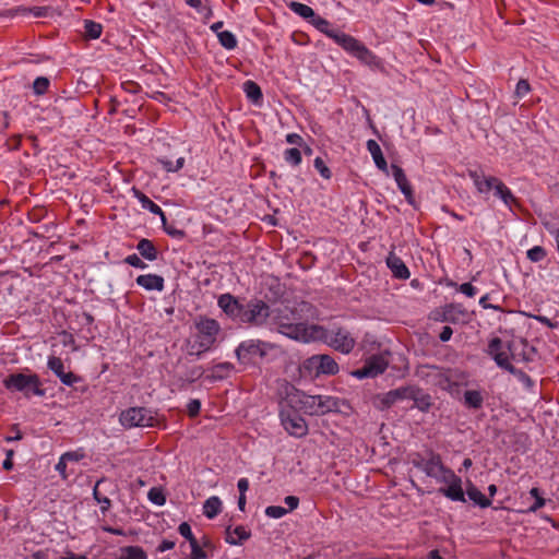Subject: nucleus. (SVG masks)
<instances>
[{"mask_svg": "<svg viewBox=\"0 0 559 559\" xmlns=\"http://www.w3.org/2000/svg\"><path fill=\"white\" fill-rule=\"evenodd\" d=\"M158 164L162 165V167L166 170V171H178L180 170L183 166H185V158L183 157H179L177 158L176 163H174L173 160L166 158V157H162V158H158L157 159Z\"/></svg>", "mask_w": 559, "mask_h": 559, "instance_id": "nucleus-44", "label": "nucleus"}, {"mask_svg": "<svg viewBox=\"0 0 559 559\" xmlns=\"http://www.w3.org/2000/svg\"><path fill=\"white\" fill-rule=\"evenodd\" d=\"M222 511V501L218 497L212 496L207 498L203 504V514L207 519H214Z\"/></svg>", "mask_w": 559, "mask_h": 559, "instance_id": "nucleus-35", "label": "nucleus"}, {"mask_svg": "<svg viewBox=\"0 0 559 559\" xmlns=\"http://www.w3.org/2000/svg\"><path fill=\"white\" fill-rule=\"evenodd\" d=\"M47 367L51 370L60 381L68 386H72L81 381V377L76 376L72 371H64V365L60 357L49 356Z\"/></svg>", "mask_w": 559, "mask_h": 559, "instance_id": "nucleus-18", "label": "nucleus"}, {"mask_svg": "<svg viewBox=\"0 0 559 559\" xmlns=\"http://www.w3.org/2000/svg\"><path fill=\"white\" fill-rule=\"evenodd\" d=\"M148 500L156 506H164L166 503V496L158 487H153L147 492Z\"/></svg>", "mask_w": 559, "mask_h": 559, "instance_id": "nucleus-46", "label": "nucleus"}, {"mask_svg": "<svg viewBox=\"0 0 559 559\" xmlns=\"http://www.w3.org/2000/svg\"><path fill=\"white\" fill-rule=\"evenodd\" d=\"M204 374V369L202 366H194L189 369L186 373L185 379H181L185 382L192 383L200 379Z\"/></svg>", "mask_w": 559, "mask_h": 559, "instance_id": "nucleus-49", "label": "nucleus"}, {"mask_svg": "<svg viewBox=\"0 0 559 559\" xmlns=\"http://www.w3.org/2000/svg\"><path fill=\"white\" fill-rule=\"evenodd\" d=\"M284 159L286 163H288L289 165H292L294 167L299 166L302 160L300 150L297 147H292V148L285 150L284 151Z\"/></svg>", "mask_w": 559, "mask_h": 559, "instance_id": "nucleus-43", "label": "nucleus"}, {"mask_svg": "<svg viewBox=\"0 0 559 559\" xmlns=\"http://www.w3.org/2000/svg\"><path fill=\"white\" fill-rule=\"evenodd\" d=\"M342 48L367 66L379 64L378 57L367 46L350 35Z\"/></svg>", "mask_w": 559, "mask_h": 559, "instance_id": "nucleus-15", "label": "nucleus"}, {"mask_svg": "<svg viewBox=\"0 0 559 559\" xmlns=\"http://www.w3.org/2000/svg\"><path fill=\"white\" fill-rule=\"evenodd\" d=\"M386 265L391 270L393 276L396 278L407 280L411 276L408 267L394 252L389 253L386 258Z\"/></svg>", "mask_w": 559, "mask_h": 559, "instance_id": "nucleus-25", "label": "nucleus"}, {"mask_svg": "<svg viewBox=\"0 0 559 559\" xmlns=\"http://www.w3.org/2000/svg\"><path fill=\"white\" fill-rule=\"evenodd\" d=\"M251 536L250 531L246 530L245 526L238 525L235 528L228 526L226 528V543L229 545H242L243 542L248 540Z\"/></svg>", "mask_w": 559, "mask_h": 559, "instance_id": "nucleus-28", "label": "nucleus"}, {"mask_svg": "<svg viewBox=\"0 0 559 559\" xmlns=\"http://www.w3.org/2000/svg\"><path fill=\"white\" fill-rule=\"evenodd\" d=\"M103 31V26L100 23L85 20L84 21V33L85 36L90 39H97L100 37Z\"/></svg>", "mask_w": 559, "mask_h": 559, "instance_id": "nucleus-41", "label": "nucleus"}, {"mask_svg": "<svg viewBox=\"0 0 559 559\" xmlns=\"http://www.w3.org/2000/svg\"><path fill=\"white\" fill-rule=\"evenodd\" d=\"M284 502H285V503L287 504V507H288V509H287V510H288V511H293V510H295V509L298 507V504H299V498H298V497H296V496H287V497H285Z\"/></svg>", "mask_w": 559, "mask_h": 559, "instance_id": "nucleus-63", "label": "nucleus"}, {"mask_svg": "<svg viewBox=\"0 0 559 559\" xmlns=\"http://www.w3.org/2000/svg\"><path fill=\"white\" fill-rule=\"evenodd\" d=\"M136 250L144 259L148 261H155L158 255V251L152 240L143 238L136 245Z\"/></svg>", "mask_w": 559, "mask_h": 559, "instance_id": "nucleus-33", "label": "nucleus"}, {"mask_svg": "<svg viewBox=\"0 0 559 559\" xmlns=\"http://www.w3.org/2000/svg\"><path fill=\"white\" fill-rule=\"evenodd\" d=\"M290 402L297 404L306 414L318 416L317 395L300 392L293 395Z\"/></svg>", "mask_w": 559, "mask_h": 559, "instance_id": "nucleus-24", "label": "nucleus"}, {"mask_svg": "<svg viewBox=\"0 0 559 559\" xmlns=\"http://www.w3.org/2000/svg\"><path fill=\"white\" fill-rule=\"evenodd\" d=\"M243 92L248 99H250L253 104L260 105L263 100V93L261 87L251 80H248L243 83Z\"/></svg>", "mask_w": 559, "mask_h": 559, "instance_id": "nucleus-34", "label": "nucleus"}, {"mask_svg": "<svg viewBox=\"0 0 559 559\" xmlns=\"http://www.w3.org/2000/svg\"><path fill=\"white\" fill-rule=\"evenodd\" d=\"M367 150L371 154L376 166L382 171H388V163L382 154L380 145L374 140H368Z\"/></svg>", "mask_w": 559, "mask_h": 559, "instance_id": "nucleus-32", "label": "nucleus"}, {"mask_svg": "<svg viewBox=\"0 0 559 559\" xmlns=\"http://www.w3.org/2000/svg\"><path fill=\"white\" fill-rule=\"evenodd\" d=\"M288 8L296 14H298L299 16L304 17V19H311V21L314 19L316 16V13L313 11V9L307 4H304V3H300V2H296V1H292L289 4H288Z\"/></svg>", "mask_w": 559, "mask_h": 559, "instance_id": "nucleus-39", "label": "nucleus"}, {"mask_svg": "<svg viewBox=\"0 0 559 559\" xmlns=\"http://www.w3.org/2000/svg\"><path fill=\"white\" fill-rule=\"evenodd\" d=\"M547 257V251L542 246H535L527 250L526 258L534 263L540 262L545 260Z\"/></svg>", "mask_w": 559, "mask_h": 559, "instance_id": "nucleus-45", "label": "nucleus"}, {"mask_svg": "<svg viewBox=\"0 0 559 559\" xmlns=\"http://www.w3.org/2000/svg\"><path fill=\"white\" fill-rule=\"evenodd\" d=\"M217 37H218V41L219 44L228 49V50H231V49H235L236 46H237V38L236 36L229 32V31H222L219 33H217Z\"/></svg>", "mask_w": 559, "mask_h": 559, "instance_id": "nucleus-42", "label": "nucleus"}, {"mask_svg": "<svg viewBox=\"0 0 559 559\" xmlns=\"http://www.w3.org/2000/svg\"><path fill=\"white\" fill-rule=\"evenodd\" d=\"M311 23L318 31L323 34H326L332 28L331 23L320 15H316Z\"/></svg>", "mask_w": 559, "mask_h": 559, "instance_id": "nucleus-51", "label": "nucleus"}, {"mask_svg": "<svg viewBox=\"0 0 559 559\" xmlns=\"http://www.w3.org/2000/svg\"><path fill=\"white\" fill-rule=\"evenodd\" d=\"M441 484L443 487L438 489V492L451 501L466 502L465 491L462 486V478L457 476L452 469L442 477Z\"/></svg>", "mask_w": 559, "mask_h": 559, "instance_id": "nucleus-11", "label": "nucleus"}, {"mask_svg": "<svg viewBox=\"0 0 559 559\" xmlns=\"http://www.w3.org/2000/svg\"><path fill=\"white\" fill-rule=\"evenodd\" d=\"M124 262H126L127 264H129V265L133 266V267L141 269V270H143V269L147 267V264H146V263H144V262L142 261V259H141L138 254H135V253L128 255V257L124 259Z\"/></svg>", "mask_w": 559, "mask_h": 559, "instance_id": "nucleus-56", "label": "nucleus"}, {"mask_svg": "<svg viewBox=\"0 0 559 559\" xmlns=\"http://www.w3.org/2000/svg\"><path fill=\"white\" fill-rule=\"evenodd\" d=\"M163 226H164V230L167 233V235H169L174 238H177V239H182L185 237L183 230L177 229L174 226H168L167 221L165 222V225L163 224Z\"/></svg>", "mask_w": 559, "mask_h": 559, "instance_id": "nucleus-60", "label": "nucleus"}, {"mask_svg": "<svg viewBox=\"0 0 559 559\" xmlns=\"http://www.w3.org/2000/svg\"><path fill=\"white\" fill-rule=\"evenodd\" d=\"M272 317L270 306L262 299L251 298L243 304L240 323L263 326Z\"/></svg>", "mask_w": 559, "mask_h": 559, "instance_id": "nucleus-6", "label": "nucleus"}, {"mask_svg": "<svg viewBox=\"0 0 559 559\" xmlns=\"http://www.w3.org/2000/svg\"><path fill=\"white\" fill-rule=\"evenodd\" d=\"M535 355V347L531 346L526 340L513 341L510 360L528 362L534 360Z\"/></svg>", "mask_w": 559, "mask_h": 559, "instance_id": "nucleus-21", "label": "nucleus"}, {"mask_svg": "<svg viewBox=\"0 0 559 559\" xmlns=\"http://www.w3.org/2000/svg\"><path fill=\"white\" fill-rule=\"evenodd\" d=\"M191 558L190 559H207V554L200 547L198 540L190 545Z\"/></svg>", "mask_w": 559, "mask_h": 559, "instance_id": "nucleus-58", "label": "nucleus"}, {"mask_svg": "<svg viewBox=\"0 0 559 559\" xmlns=\"http://www.w3.org/2000/svg\"><path fill=\"white\" fill-rule=\"evenodd\" d=\"M503 370L513 374L520 382H522L526 388H532L534 385V381L532 378L525 373L523 370L515 368L511 362L508 364Z\"/></svg>", "mask_w": 559, "mask_h": 559, "instance_id": "nucleus-40", "label": "nucleus"}, {"mask_svg": "<svg viewBox=\"0 0 559 559\" xmlns=\"http://www.w3.org/2000/svg\"><path fill=\"white\" fill-rule=\"evenodd\" d=\"M275 347L274 344L261 340H248L241 342L236 350V357L240 364H254L255 358H264L270 349Z\"/></svg>", "mask_w": 559, "mask_h": 559, "instance_id": "nucleus-8", "label": "nucleus"}, {"mask_svg": "<svg viewBox=\"0 0 559 559\" xmlns=\"http://www.w3.org/2000/svg\"><path fill=\"white\" fill-rule=\"evenodd\" d=\"M391 170H392V176L394 177V180H395L399 189L405 195L406 201L411 205H414L415 198H414L413 189L406 178L404 170L399 165H395V164L391 165Z\"/></svg>", "mask_w": 559, "mask_h": 559, "instance_id": "nucleus-22", "label": "nucleus"}, {"mask_svg": "<svg viewBox=\"0 0 559 559\" xmlns=\"http://www.w3.org/2000/svg\"><path fill=\"white\" fill-rule=\"evenodd\" d=\"M48 9L46 7H32L29 13L36 17H44L47 15Z\"/></svg>", "mask_w": 559, "mask_h": 559, "instance_id": "nucleus-64", "label": "nucleus"}, {"mask_svg": "<svg viewBox=\"0 0 559 559\" xmlns=\"http://www.w3.org/2000/svg\"><path fill=\"white\" fill-rule=\"evenodd\" d=\"M286 142L289 144L301 147L305 144L304 139L298 133H288L286 135Z\"/></svg>", "mask_w": 559, "mask_h": 559, "instance_id": "nucleus-61", "label": "nucleus"}, {"mask_svg": "<svg viewBox=\"0 0 559 559\" xmlns=\"http://www.w3.org/2000/svg\"><path fill=\"white\" fill-rule=\"evenodd\" d=\"M50 85V81L46 76H38L33 83V91L36 95H44Z\"/></svg>", "mask_w": 559, "mask_h": 559, "instance_id": "nucleus-47", "label": "nucleus"}, {"mask_svg": "<svg viewBox=\"0 0 559 559\" xmlns=\"http://www.w3.org/2000/svg\"><path fill=\"white\" fill-rule=\"evenodd\" d=\"M468 176L480 194H488L492 191L499 179L495 176L485 175L483 170H468Z\"/></svg>", "mask_w": 559, "mask_h": 559, "instance_id": "nucleus-20", "label": "nucleus"}, {"mask_svg": "<svg viewBox=\"0 0 559 559\" xmlns=\"http://www.w3.org/2000/svg\"><path fill=\"white\" fill-rule=\"evenodd\" d=\"M409 391L406 390V385L390 390L385 393L376 394L372 397V405L379 411H385L392 407L397 402L406 400L409 396Z\"/></svg>", "mask_w": 559, "mask_h": 559, "instance_id": "nucleus-16", "label": "nucleus"}, {"mask_svg": "<svg viewBox=\"0 0 559 559\" xmlns=\"http://www.w3.org/2000/svg\"><path fill=\"white\" fill-rule=\"evenodd\" d=\"M457 289L467 297H474L477 294V288L471 283H463L459 286Z\"/></svg>", "mask_w": 559, "mask_h": 559, "instance_id": "nucleus-59", "label": "nucleus"}, {"mask_svg": "<svg viewBox=\"0 0 559 559\" xmlns=\"http://www.w3.org/2000/svg\"><path fill=\"white\" fill-rule=\"evenodd\" d=\"M430 319L437 322L465 324L471 320V313L462 304L451 302L435 309L430 314Z\"/></svg>", "mask_w": 559, "mask_h": 559, "instance_id": "nucleus-9", "label": "nucleus"}, {"mask_svg": "<svg viewBox=\"0 0 559 559\" xmlns=\"http://www.w3.org/2000/svg\"><path fill=\"white\" fill-rule=\"evenodd\" d=\"M119 559H147V555L140 546H126L120 549Z\"/></svg>", "mask_w": 559, "mask_h": 559, "instance_id": "nucleus-38", "label": "nucleus"}, {"mask_svg": "<svg viewBox=\"0 0 559 559\" xmlns=\"http://www.w3.org/2000/svg\"><path fill=\"white\" fill-rule=\"evenodd\" d=\"M132 191H133V195L141 203L142 207L150 211L151 213H153L155 215H158L160 217L163 224L165 225L166 215L163 212V210L160 209V206L157 205L156 203H154L146 194H144L139 189L133 188Z\"/></svg>", "mask_w": 559, "mask_h": 559, "instance_id": "nucleus-27", "label": "nucleus"}, {"mask_svg": "<svg viewBox=\"0 0 559 559\" xmlns=\"http://www.w3.org/2000/svg\"><path fill=\"white\" fill-rule=\"evenodd\" d=\"M463 403L467 408L479 409L484 403V395L478 390H467L464 392Z\"/></svg>", "mask_w": 559, "mask_h": 559, "instance_id": "nucleus-36", "label": "nucleus"}, {"mask_svg": "<svg viewBox=\"0 0 559 559\" xmlns=\"http://www.w3.org/2000/svg\"><path fill=\"white\" fill-rule=\"evenodd\" d=\"M310 309V304L302 301L294 306L282 305L272 310L271 322L275 330L295 341L310 342L317 338L322 328L308 325L304 312Z\"/></svg>", "mask_w": 559, "mask_h": 559, "instance_id": "nucleus-1", "label": "nucleus"}, {"mask_svg": "<svg viewBox=\"0 0 559 559\" xmlns=\"http://www.w3.org/2000/svg\"><path fill=\"white\" fill-rule=\"evenodd\" d=\"M155 412L142 406L129 407L119 415V421L126 429L154 427L157 424Z\"/></svg>", "mask_w": 559, "mask_h": 559, "instance_id": "nucleus-5", "label": "nucleus"}, {"mask_svg": "<svg viewBox=\"0 0 559 559\" xmlns=\"http://www.w3.org/2000/svg\"><path fill=\"white\" fill-rule=\"evenodd\" d=\"M530 92H531V85H530L528 81L525 79L519 80V82L515 86V91H514L515 97L523 98Z\"/></svg>", "mask_w": 559, "mask_h": 559, "instance_id": "nucleus-52", "label": "nucleus"}, {"mask_svg": "<svg viewBox=\"0 0 559 559\" xmlns=\"http://www.w3.org/2000/svg\"><path fill=\"white\" fill-rule=\"evenodd\" d=\"M319 336H323L325 343L343 354L350 353L355 346L354 337L343 328L333 326L328 330L322 328V331H319L317 337Z\"/></svg>", "mask_w": 559, "mask_h": 559, "instance_id": "nucleus-10", "label": "nucleus"}, {"mask_svg": "<svg viewBox=\"0 0 559 559\" xmlns=\"http://www.w3.org/2000/svg\"><path fill=\"white\" fill-rule=\"evenodd\" d=\"M512 347L513 341L503 342L500 337L496 336L489 341L486 353L495 360L499 368L503 369L511 362Z\"/></svg>", "mask_w": 559, "mask_h": 559, "instance_id": "nucleus-12", "label": "nucleus"}, {"mask_svg": "<svg viewBox=\"0 0 559 559\" xmlns=\"http://www.w3.org/2000/svg\"><path fill=\"white\" fill-rule=\"evenodd\" d=\"M218 307L233 320L240 322L243 304L231 294H223L217 300Z\"/></svg>", "mask_w": 559, "mask_h": 559, "instance_id": "nucleus-19", "label": "nucleus"}, {"mask_svg": "<svg viewBox=\"0 0 559 559\" xmlns=\"http://www.w3.org/2000/svg\"><path fill=\"white\" fill-rule=\"evenodd\" d=\"M85 454L82 450L69 451L61 455V457L68 462H79L84 459Z\"/></svg>", "mask_w": 559, "mask_h": 559, "instance_id": "nucleus-57", "label": "nucleus"}, {"mask_svg": "<svg viewBox=\"0 0 559 559\" xmlns=\"http://www.w3.org/2000/svg\"><path fill=\"white\" fill-rule=\"evenodd\" d=\"M178 532L182 537H185L189 542L190 545L197 542V538L194 537L189 523L182 522L178 527Z\"/></svg>", "mask_w": 559, "mask_h": 559, "instance_id": "nucleus-54", "label": "nucleus"}, {"mask_svg": "<svg viewBox=\"0 0 559 559\" xmlns=\"http://www.w3.org/2000/svg\"><path fill=\"white\" fill-rule=\"evenodd\" d=\"M338 370L337 362L326 354L313 355L301 365L302 373L311 378H318L322 374L334 376Z\"/></svg>", "mask_w": 559, "mask_h": 559, "instance_id": "nucleus-7", "label": "nucleus"}, {"mask_svg": "<svg viewBox=\"0 0 559 559\" xmlns=\"http://www.w3.org/2000/svg\"><path fill=\"white\" fill-rule=\"evenodd\" d=\"M530 495L535 498V502L530 507L528 511L536 512L546 504V500L540 496V491L537 487H533L530 490Z\"/></svg>", "mask_w": 559, "mask_h": 559, "instance_id": "nucleus-48", "label": "nucleus"}, {"mask_svg": "<svg viewBox=\"0 0 559 559\" xmlns=\"http://www.w3.org/2000/svg\"><path fill=\"white\" fill-rule=\"evenodd\" d=\"M417 374L421 379H426L432 384L440 385L443 389L449 388L452 383L444 372V370L438 366L425 365L419 367Z\"/></svg>", "mask_w": 559, "mask_h": 559, "instance_id": "nucleus-17", "label": "nucleus"}, {"mask_svg": "<svg viewBox=\"0 0 559 559\" xmlns=\"http://www.w3.org/2000/svg\"><path fill=\"white\" fill-rule=\"evenodd\" d=\"M389 361L382 355H372L359 369H356L352 374L357 379L376 378L383 373L388 368Z\"/></svg>", "mask_w": 559, "mask_h": 559, "instance_id": "nucleus-14", "label": "nucleus"}, {"mask_svg": "<svg viewBox=\"0 0 559 559\" xmlns=\"http://www.w3.org/2000/svg\"><path fill=\"white\" fill-rule=\"evenodd\" d=\"M136 284L146 290L162 292L164 289V277L157 274L139 275L135 280Z\"/></svg>", "mask_w": 559, "mask_h": 559, "instance_id": "nucleus-26", "label": "nucleus"}, {"mask_svg": "<svg viewBox=\"0 0 559 559\" xmlns=\"http://www.w3.org/2000/svg\"><path fill=\"white\" fill-rule=\"evenodd\" d=\"M493 195L499 198L509 209L516 202L512 191L504 185L501 179H498L493 188Z\"/></svg>", "mask_w": 559, "mask_h": 559, "instance_id": "nucleus-30", "label": "nucleus"}, {"mask_svg": "<svg viewBox=\"0 0 559 559\" xmlns=\"http://www.w3.org/2000/svg\"><path fill=\"white\" fill-rule=\"evenodd\" d=\"M281 420L284 429L296 438H302L308 433L306 420L294 409H283Z\"/></svg>", "mask_w": 559, "mask_h": 559, "instance_id": "nucleus-13", "label": "nucleus"}, {"mask_svg": "<svg viewBox=\"0 0 559 559\" xmlns=\"http://www.w3.org/2000/svg\"><path fill=\"white\" fill-rule=\"evenodd\" d=\"M318 415L337 409V400L328 395H317Z\"/></svg>", "mask_w": 559, "mask_h": 559, "instance_id": "nucleus-37", "label": "nucleus"}, {"mask_svg": "<svg viewBox=\"0 0 559 559\" xmlns=\"http://www.w3.org/2000/svg\"><path fill=\"white\" fill-rule=\"evenodd\" d=\"M466 495L476 506L483 509L491 506V500L483 495L472 481H467Z\"/></svg>", "mask_w": 559, "mask_h": 559, "instance_id": "nucleus-31", "label": "nucleus"}, {"mask_svg": "<svg viewBox=\"0 0 559 559\" xmlns=\"http://www.w3.org/2000/svg\"><path fill=\"white\" fill-rule=\"evenodd\" d=\"M197 333L191 342H188V355L200 358L209 352L217 340L221 331L218 322L211 318H201L195 323Z\"/></svg>", "mask_w": 559, "mask_h": 559, "instance_id": "nucleus-2", "label": "nucleus"}, {"mask_svg": "<svg viewBox=\"0 0 559 559\" xmlns=\"http://www.w3.org/2000/svg\"><path fill=\"white\" fill-rule=\"evenodd\" d=\"M2 383L8 391L12 393L20 392L26 399L33 395L44 396L46 393L45 389L41 388L40 378L36 373H11L3 379Z\"/></svg>", "mask_w": 559, "mask_h": 559, "instance_id": "nucleus-3", "label": "nucleus"}, {"mask_svg": "<svg viewBox=\"0 0 559 559\" xmlns=\"http://www.w3.org/2000/svg\"><path fill=\"white\" fill-rule=\"evenodd\" d=\"M409 462L414 467L424 472L427 477L433 478L438 483L451 471L443 464L441 455L433 450H427L425 454L415 452L411 455Z\"/></svg>", "mask_w": 559, "mask_h": 559, "instance_id": "nucleus-4", "label": "nucleus"}, {"mask_svg": "<svg viewBox=\"0 0 559 559\" xmlns=\"http://www.w3.org/2000/svg\"><path fill=\"white\" fill-rule=\"evenodd\" d=\"M288 513V510L281 506H269L265 509V514L269 518L281 519Z\"/></svg>", "mask_w": 559, "mask_h": 559, "instance_id": "nucleus-53", "label": "nucleus"}, {"mask_svg": "<svg viewBox=\"0 0 559 559\" xmlns=\"http://www.w3.org/2000/svg\"><path fill=\"white\" fill-rule=\"evenodd\" d=\"M234 370H235V367L231 362H228V361L219 362V364L214 365L211 368V373H209L206 376V379L212 382L222 381V380L227 379Z\"/></svg>", "mask_w": 559, "mask_h": 559, "instance_id": "nucleus-29", "label": "nucleus"}, {"mask_svg": "<svg viewBox=\"0 0 559 559\" xmlns=\"http://www.w3.org/2000/svg\"><path fill=\"white\" fill-rule=\"evenodd\" d=\"M314 168L319 171L322 178L324 179H331L332 171L331 169L325 165L324 160L321 157H316L313 162Z\"/></svg>", "mask_w": 559, "mask_h": 559, "instance_id": "nucleus-50", "label": "nucleus"}, {"mask_svg": "<svg viewBox=\"0 0 559 559\" xmlns=\"http://www.w3.org/2000/svg\"><path fill=\"white\" fill-rule=\"evenodd\" d=\"M201 401L198 399L190 400L187 404V413L191 418L197 417L200 414Z\"/></svg>", "mask_w": 559, "mask_h": 559, "instance_id": "nucleus-55", "label": "nucleus"}, {"mask_svg": "<svg viewBox=\"0 0 559 559\" xmlns=\"http://www.w3.org/2000/svg\"><path fill=\"white\" fill-rule=\"evenodd\" d=\"M453 335V330L449 325H444L439 334V338L441 342H448L451 340Z\"/></svg>", "mask_w": 559, "mask_h": 559, "instance_id": "nucleus-62", "label": "nucleus"}, {"mask_svg": "<svg viewBox=\"0 0 559 559\" xmlns=\"http://www.w3.org/2000/svg\"><path fill=\"white\" fill-rule=\"evenodd\" d=\"M406 390L409 391V396L406 400L414 401V406L421 412H428L432 405L431 396L425 393L421 389L415 385H406Z\"/></svg>", "mask_w": 559, "mask_h": 559, "instance_id": "nucleus-23", "label": "nucleus"}]
</instances>
